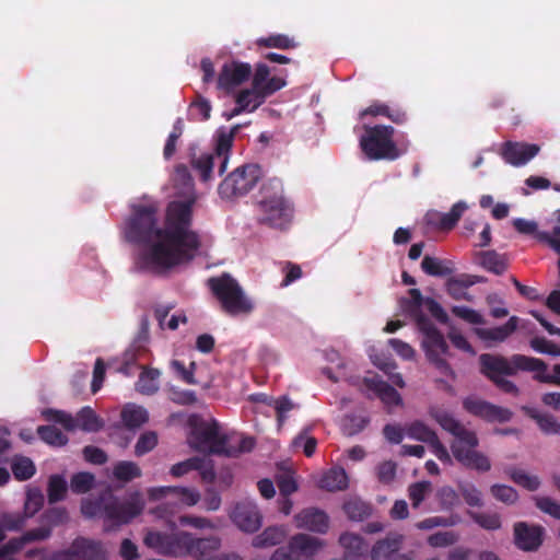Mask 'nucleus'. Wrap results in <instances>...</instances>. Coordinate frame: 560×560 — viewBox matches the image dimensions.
<instances>
[{"instance_id":"nucleus-1","label":"nucleus","mask_w":560,"mask_h":560,"mask_svg":"<svg viewBox=\"0 0 560 560\" xmlns=\"http://www.w3.org/2000/svg\"><path fill=\"white\" fill-rule=\"evenodd\" d=\"M192 208L194 198L171 201L163 228L158 226L156 207L139 205L132 208L125 234L128 242L144 246L135 260L138 271L162 276L195 258L201 242L192 230Z\"/></svg>"},{"instance_id":"nucleus-2","label":"nucleus","mask_w":560,"mask_h":560,"mask_svg":"<svg viewBox=\"0 0 560 560\" xmlns=\"http://www.w3.org/2000/svg\"><path fill=\"white\" fill-rule=\"evenodd\" d=\"M430 415L443 430L454 436L451 451L454 458L459 464L468 469L480 472H487L491 469V463L488 456L476 450L479 445V439L474 431L467 429L445 410L432 408Z\"/></svg>"},{"instance_id":"nucleus-3","label":"nucleus","mask_w":560,"mask_h":560,"mask_svg":"<svg viewBox=\"0 0 560 560\" xmlns=\"http://www.w3.org/2000/svg\"><path fill=\"white\" fill-rule=\"evenodd\" d=\"M144 509V502L140 495L120 501L112 492L106 491L97 498H85L81 502V513L86 518H102L104 530L110 532L121 525L128 524L140 515Z\"/></svg>"},{"instance_id":"nucleus-4","label":"nucleus","mask_w":560,"mask_h":560,"mask_svg":"<svg viewBox=\"0 0 560 560\" xmlns=\"http://www.w3.org/2000/svg\"><path fill=\"white\" fill-rule=\"evenodd\" d=\"M480 372L489 378L500 390L506 394L517 395L518 388L503 375L512 376L518 371L544 373L547 364L537 358L524 354H513L510 359L500 355L483 353L479 357Z\"/></svg>"},{"instance_id":"nucleus-5","label":"nucleus","mask_w":560,"mask_h":560,"mask_svg":"<svg viewBox=\"0 0 560 560\" xmlns=\"http://www.w3.org/2000/svg\"><path fill=\"white\" fill-rule=\"evenodd\" d=\"M260 195L257 222L278 231L289 230L294 220L295 208L284 196L282 182L279 178L268 179L262 184Z\"/></svg>"},{"instance_id":"nucleus-6","label":"nucleus","mask_w":560,"mask_h":560,"mask_svg":"<svg viewBox=\"0 0 560 560\" xmlns=\"http://www.w3.org/2000/svg\"><path fill=\"white\" fill-rule=\"evenodd\" d=\"M208 287L220 302L222 311L230 316L247 315L254 310L253 301L245 294L240 283L230 275L208 279Z\"/></svg>"},{"instance_id":"nucleus-7","label":"nucleus","mask_w":560,"mask_h":560,"mask_svg":"<svg viewBox=\"0 0 560 560\" xmlns=\"http://www.w3.org/2000/svg\"><path fill=\"white\" fill-rule=\"evenodd\" d=\"M395 129L392 126H365L360 139V148L370 161H394L401 155L394 141Z\"/></svg>"},{"instance_id":"nucleus-8","label":"nucleus","mask_w":560,"mask_h":560,"mask_svg":"<svg viewBox=\"0 0 560 560\" xmlns=\"http://www.w3.org/2000/svg\"><path fill=\"white\" fill-rule=\"evenodd\" d=\"M418 330L422 334V349L428 361L445 376L455 378V373L443 355L448 354V345L443 334L436 328L429 317H420L417 325Z\"/></svg>"},{"instance_id":"nucleus-9","label":"nucleus","mask_w":560,"mask_h":560,"mask_svg":"<svg viewBox=\"0 0 560 560\" xmlns=\"http://www.w3.org/2000/svg\"><path fill=\"white\" fill-rule=\"evenodd\" d=\"M191 431L188 438L189 445L199 452H209L218 455L233 456L235 452L225 447L228 439L220 433V424L215 419L210 421L189 420Z\"/></svg>"},{"instance_id":"nucleus-10","label":"nucleus","mask_w":560,"mask_h":560,"mask_svg":"<svg viewBox=\"0 0 560 560\" xmlns=\"http://www.w3.org/2000/svg\"><path fill=\"white\" fill-rule=\"evenodd\" d=\"M143 544L162 556L182 558L191 553L189 532L164 533L149 529L143 537Z\"/></svg>"},{"instance_id":"nucleus-11","label":"nucleus","mask_w":560,"mask_h":560,"mask_svg":"<svg viewBox=\"0 0 560 560\" xmlns=\"http://www.w3.org/2000/svg\"><path fill=\"white\" fill-rule=\"evenodd\" d=\"M261 177V168L257 164H245L236 167L219 185V194L224 199L247 195Z\"/></svg>"},{"instance_id":"nucleus-12","label":"nucleus","mask_w":560,"mask_h":560,"mask_svg":"<svg viewBox=\"0 0 560 560\" xmlns=\"http://www.w3.org/2000/svg\"><path fill=\"white\" fill-rule=\"evenodd\" d=\"M48 421L61 424L67 431H73L77 428L84 432H98L104 428V420L89 406L82 407L75 417L61 410L48 409L45 411Z\"/></svg>"},{"instance_id":"nucleus-13","label":"nucleus","mask_w":560,"mask_h":560,"mask_svg":"<svg viewBox=\"0 0 560 560\" xmlns=\"http://www.w3.org/2000/svg\"><path fill=\"white\" fill-rule=\"evenodd\" d=\"M56 558L65 560H107V551L98 540L78 537L68 549L58 552Z\"/></svg>"},{"instance_id":"nucleus-14","label":"nucleus","mask_w":560,"mask_h":560,"mask_svg":"<svg viewBox=\"0 0 560 560\" xmlns=\"http://www.w3.org/2000/svg\"><path fill=\"white\" fill-rule=\"evenodd\" d=\"M252 72V66L247 62L235 60L225 62L219 72L217 88L231 94L250 78Z\"/></svg>"},{"instance_id":"nucleus-15","label":"nucleus","mask_w":560,"mask_h":560,"mask_svg":"<svg viewBox=\"0 0 560 560\" xmlns=\"http://www.w3.org/2000/svg\"><path fill=\"white\" fill-rule=\"evenodd\" d=\"M464 409L472 416L479 417L488 422H509L513 412L504 407L493 405L489 401L468 397L463 401Z\"/></svg>"},{"instance_id":"nucleus-16","label":"nucleus","mask_w":560,"mask_h":560,"mask_svg":"<svg viewBox=\"0 0 560 560\" xmlns=\"http://www.w3.org/2000/svg\"><path fill=\"white\" fill-rule=\"evenodd\" d=\"M232 522L245 533H255L261 526V514L253 501H242L235 504L230 514Z\"/></svg>"},{"instance_id":"nucleus-17","label":"nucleus","mask_w":560,"mask_h":560,"mask_svg":"<svg viewBox=\"0 0 560 560\" xmlns=\"http://www.w3.org/2000/svg\"><path fill=\"white\" fill-rule=\"evenodd\" d=\"M513 530L514 544L520 550L536 551L542 545L545 528L540 525L516 522Z\"/></svg>"},{"instance_id":"nucleus-18","label":"nucleus","mask_w":560,"mask_h":560,"mask_svg":"<svg viewBox=\"0 0 560 560\" xmlns=\"http://www.w3.org/2000/svg\"><path fill=\"white\" fill-rule=\"evenodd\" d=\"M540 147L535 143L506 141L502 145L501 155L503 160L513 166H523L535 158Z\"/></svg>"},{"instance_id":"nucleus-19","label":"nucleus","mask_w":560,"mask_h":560,"mask_svg":"<svg viewBox=\"0 0 560 560\" xmlns=\"http://www.w3.org/2000/svg\"><path fill=\"white\" fill-rule=\"evenodd\" d=\"M294 523L298 528L325 534L329 527V517L320 509L305 508L294 515Z\"/></svg>"},{"instance_id":"nucleus-20","label":"nucleus","mask_w":560,"mask_h":560,"mask_svg":"<svg viewBox=\"0 0 560 560\" xmlns=\"http://www.w3.org/2000/svg\"><path fill=\"white\" fill-rule=\"evenodd\" d=\"M276 82H270L262 91L253 86L238 91L235 95V104H238L246 113H253L262 105L267 97L277 92Z\"/></svg>"},{"instance_id":"nucleus-21","label":"nucleus","mask_w":560,"mask_h":560,"mask_svg":"<svg viewBox=\"0 0 560 560\" xmlns=\"http://www.w3.org/2000/svg\"><path fill=\"white\" fill-rule=\"evenodd\" d=\"M467 208L468 207L465 201H457L446 213H441L439 211L428 212L425 215V222L428 225L434 226L438 230L450 231L455 228Z\"/></svg>"},{"instance_id":"nucleus-22","label":"nucleus","mask_w":560,"mask_h":560,"mask_svg":"<svg viewBox=\"0 0 560 560\" xmlns=\"http://www.w3.org/2000/svg\"><path fill=\"white\" fill-rule=\"evenodd\" d=\"M363 384L369 390H372L387 407L390 412L392 407H398L402 405V398L400 394L388 383L380 378L377 375L373 377H365Z\"/></svg>"},{"instance_id":"nucleus-23","label":"nucleus","mask_w":560,"mask_h":560,"mask_svg":"<svg viewBox=\"0 0 560 560\" xmlns=\"http://www.w3.org/2000/svg\"><path fill=\"white\" fill-rule=\"evenodd\" d=\"M173 495L182 504L186 506H194L200 501V492L195 488L186 487H159L149 490V498L151 500H159L167 495Z\"/></svg>"},{"instance_id":"nucleus-24","label":"nucleus","mask_w":560,"mask_h":560,"mask_svg":"<svg viewBox=\"0 0 560 560\" xmlns=\"http://www.w3.org/2000/svg\"><path fill=\"white\" fill-rule=\"evenodd\" d=\"M241 129V125L233 126L230 130L223 128L217 131L215 138V152L213 155L217 160H220L219 174L222 175L225 172L226 164L229 161V153L233 145L235 135Z\"/></svg>"},{"instance_id":"nucleus-25","label":"nucleus","mask_w":560,"mask_h":560,"mask_svg":"<svg viewBox=\"0 0 560 560\" xmlns=\"http://www.w3.org/2000/svg\"><path fill=\"white\" fill-rule=\"evenodd\" d=\"M404 535L390 532L385 538L377 540L371 549L372 560H389L404 542Z\"/></svg>"},{"instance_id":"nucleus-26","label":"nucleus","mask_w":560,"mask_h":560,"mask_svg":"<svg viewBox=\"0 0 560 560\" xmlns=\"http://www.w3.org/2000/svg\"><path fill=\"white\" fill-rule=\"evenodd\" d=\"M323 547L322 539L303 533L294 535L289 542V550L296 557L299 555L312 557Z\"/></svg>"},{"instance_id":"nucleus-27","label":"nucleus","mask_w":560,"mask_h":560,"mask_svg":"<svg viewBox=\"0 0 560 560\" xmlns=\"http://www.w3.org/2000/svg\"><path fill=\"white\" fill-rule=\"evenodd\" d=\"M518 318L516 316L510 319L502 326L494 328H476V335L483 341L502 342L517 328Z\"/></svg>"},{"instance_id":"nucleus-28","label":"nucleus","mask_w":560,"mask_h":560,"mask_svg":"<svg viewBox=\"0 0 560 560\" xmlns=\"http://www.w3.org/2000/svg\"><path fill=\"white\" fill-rule=\"evenodd\" d=\"M522 410L526 416L536 421L542 433L547 435H560V423L553 416L540 413L537 409L528 406H523Z\"/></svg>"},{"instance_id":"nucleus-29","label":"nucleus","mask_w":560,"mask_h":560,"mask_svg":"<svg viewBox=\"0 0 560 560\" xmlns=\"http://www.w3.org/2000/svg\"><path fill=\"white\" fill-rule=\"evenodd\" d=\"M322 489L327 491H341L348 487V476L343 468L332 467L327 470L319 480Z\"/></svg>"},{"instance_id":"nucleus-30","label":"nucleus","mask_w":560,"mask_h":560,"mask_svg":"<svg viewBox=\"0 0 560 560\" xmlns=\"http://www.w3.org/2000/svg\"><path fill=\"white\" fill-rule=\"evenodd\" d=\"M287 532L282 526H269L253 538L255 548H268L280 545L285 539Z\"/></svg>"},{"instance_id":"nucleus-31","label":"nucleus","mask_w":560,"mask_h":560,"mask_svg":"<svg viewBox=\"0 0 560 560\" xmlns=\"http://www.w3.org/2000/svg\"><path fill=\"white\" fill-rule=\"evenodd\" d=\"M421 269L428 276L446 277L452 275L455 268L451 260L425 255L421 261Z\"/></svg>"},{"instance_id":"nucleus-32","label":"nucleus","mask_w":560,"mask_h":560,"mask_svg":"<svg viewBox=\"0 0 560 560\" xmlns=\"http://www.w3.org/2000/svg\"><path fill=\"white\" fill-rule=\"evenodd\" d=\"M191 557L208 558L207 556L221 547V539L218 536L198 538L190 533Z\"/></svg>"},{"instance_id":"nucleus-33","label":"nucleus","mask_w":560,"mask_h":560,"mask_svg":"<svg viewBox=\"0 0 560 560\" xmlns=\"http://www.w3.org/2000/svg\"><path fill=\"white\" fill-rule=\"evenodd\" d=\"M173 182L176 188L182 189V192L186 195L183 201L194 198V205L196 203V194L194 190V179L188 167L184 164H179L175 167Z\"/></svg>"},{"instance_id":"nucleus-34","label":"nucleus","mask_w":560,"mask_h":560,"mask_svg":"<svg viewBox=\"0 0 560 560\" xmlns=\"http://www.w3.org/2000/svg\"><path fill=\"white\" fill-rule=\"evenodd\" d=\"M480 265L483 269L494 275H502L508 269V260L504 255L495 250H486L480 253Z\"/></svg>"},{"instance_id":"nucleus-35","label":"nucleus","mask_w":560,"mask_h":560,"mask_svg":"<svg viewBox=\"0 0 560 560\" xmlns=\"http://www.w3.org/2000/svg\"><path fill=\"white\" fill-rule=\"evenodd\" d=\"M270 69L266 63H257L250 86L262 91L270 82H276L277 92L285 85V81L279 77H269Z\"/></svg>"},{"instance_id":"nucleus-36","label":"nucleus","mask_w":560,"mask_h":560,"mask_svg":"<svg viewBox=\"0 0 560 560\" xmlns=\"http://www.w3.org/2000/svg\"><path fill=\"white\" fill-rule=\"evenodd\" d=\"M149 419L148 411L136 405H127L121 410V421L130 430L144 424Z\"/></svg>"},{"instance_id":"nucleus-37","label":"nucleus","mask_w":560,"mask_h":560,"mask_svg":"<svg viewBox=\"0 0 560 560\" xmlns=\"http://www.w3.org/2000/svg\"><path fill=\"white\" fill-rule=\"evenodd\" d=\"M505 474L513 482L528 491H536L541 483L537 476L529 475L525 470L515 467L506 468Z\"/></svg>"},{"instance_id":"nucleus-38","label":"nucleus","mask_w":560,"mask_h":560,"mask_svg":"<svg viewBox=\"0 0 560 560\" xmlns=\"http://www.w3.org/2000/svg\"><path fill=\"white\" fill-rule=\"evenodd\" d=\"M346 515L351 521H363L372 514L371 504L362 501L361 499H349L342 506Z\"/></svg>"},{"instance_id":"nucleus-39","label":"nucleus","mask_w":560,"mask_h":560,"mask_svg":"<svg viewBox=\"0 0 560 560\" xmlns=\"http://www.w3.org/2000/svg\"><path fill=\"white\" fill-rule=\"evenodd\" d=\"M160 372L155 369H148L140 373L136 383V389L143 395H153L159 389L158 378Z\"/></svg>"},{"instance_id":"nucleus-40","label":"nucleus","mask_w":560,"mask_h":560,"mask_svg":"<svg viewBox=\"0 0 560 560\" xmlns=\"http://www.w3.org/2000/svg\"><path fill=\"white\" fill-rule=\"evenodd\" d=\"M339 544L346 550L347 556H361L366 550V544L364 539L353 533H343L339 537Z\"/></svg>"},{"instance_id":"nucleus-41","label":"nucleus","mask_w":560,"mask_h":560,"mask_svg":"<svg viewBox=\"0 0 560 560\" xmlns=\"http://www.w3.org/2000/svg\"><path fill=\"white\" fill-rule=\"evenodd\" d=\"M410 300H405L402 305L406 312L415 320L416 325L419 324V318L428 317L421 310L422 305H425V298L422 296L419 289L409 290Z\"/></svg>"},{"instance_id":"nucleus-42","label":"nucleus","mask_w":560,"mask_h":560,"mask_svg":"<svg viewBox=\"0 0 560 560\" xmlns=\"http://www.w3.org/2000/svg\"><path fill=\"white\" fill-rule=\"evenodd\" d=\"M11 469L14 478L20 481L31 479L36 472L34 463L25 456H15L11 464Z\"/></svg>"},{"instance_id":"nucleus-43","label":"nucleus","mask_w":560,"mask_h":560,"mask_svg":"<svg viewBox=\"0 0 560 560\" xmlns=\"http://www.w3.org/2000/svg\"><path fill=\"white\" fill-rule=\"evenodd\" d=\"M141 475L140 467L130 460L118 462L113 468L114 478L122 482H129L141 477Z\"/></svg>"},{"instance_id":"nucleus-44","label":"nucleus","mask_w":560,"mask_h":560,"mask_svg":"<svg viewBox=\"0 0 560 560\" xmlns=\"http://www.w3.org/2000/svg\"><path fill=\"white\" fill-rule=\"evenodd\" d=\"M469 517L486 530H498L502 526L501 516L495 512H468Z\"/></svg>"},{"instance_id":"nucleus-45","label":"nucleus","mask_w":560,"mask_h":560,"mask_svg":"<svg viewBox=\"0 0 560 560\" xmlns=\"http://www.w3.org/2000/svg\"><path fill=\"white\" fill-rule=\"evenodd\" d=\"M457 488L459 495L467 505L471 508H481L483 505L482 493L472 482L460 481Z\"/></svg>"},{"instance_id":"nucleus-46","label":"nucleus","mask_w":560,"mask_h":560,"mask_svg":"<svg viewBox=\"0 0 560 560\" xmlns=\"http://www.w3.org/2000/svg\"><path fill=\"white\" fill-rule=\"evenodd\" d=\"M68 490L66 479L60 475H52L48 481L47 497L49 503H56L65 499Z\"/></svg>"},{"instance_id":"nucleus-47","label":"nucleus","mask_w":560,"mask_h":560,"mask_svg":"<svg viewBox=\"0 0 560 560\" xmlns=\"http://www.w3.org/2000/svg\"><path fill=\"white\" fill-rule=\"evenodd\" d=\"M69 521L68 512L65 508L55 506L47 509L40 515V523L49 527L52 532V528L59 525H63Z\"/></svg>"},{"instance_id":"nucleus-48","label":"nucleus","mask_w":560,"mask_h":560,"mask_svg":"<svg viewBox=\"0 0 560 560\" xmlns=\"http://www.w3.org/2000/svg\"><path fill=\"white\" fill-rule=\"evenodd\" d=\"M256 44L259 47L278 49H292L296 47L294 39L284 34H273L267 37H260L256 40Z\"/></svg>"},{"instance_id":"nucleus-49","label":"nucleus","mask_w":560,"mask_h":560,"mask_svg":"<svg viewBox=\"0 0 560 560\" xmlns=\"http://www.w3.org/2000/svg\"><path fill=\"white\" fill-rule=\"evenodd\" d=\"M37 434L44 442L54 446H63L68 443V438L54 425H39Z\"/></svg>"},{"instance_id":"nucleus-50","label":"nucleus","mask_w":560,"mask_h":560,"mask_svg":"<svg viewBox=\"0 0 560 560\" xmlns=\"http://www.w3.org/2000/svg\"><path fill=\"white\" fill-rule=\"evenodd\" d=\"M407 435L410 439L430 444L438 434L421 421H415L407 427Z\"/></svg>"},{"instance_id":"nucleus-51","label":"nucleus","mask_w":560,"mask_h":560,"mask_svg":"<svg viewBox=\"0 0 560 560\" xmlns=\"http://www.w3.org/2000/svg\"><path fill=\"white\" fill-rule=\"evenodd\" d=\"M211 108L210 102L198 94L196 100L190 104L189 119L199 121L208 120L210 118Z\"/></svg>"},{"instance_id":"nucleus-52","label":"nucleus","mask_w":560,"mask_h":560,"mask_svg":"<svg viewBox=\"0 0 560 560\" xmlns=\"http://www.w3.org/2000/svg\"><path fill=\"white\" fill-rule=\"evenodd\" d=\"M205 465V459L198 456L190 457L186 460L177 463L171 467V475L173 477H183L190 471L201 470Z\"/></svg>"},{"instance_id":"nucleus-53","label":"nucleus","mask_w":560,"mask_h":560,"mask_svg":"<svg viewBox=\"0 0 560 560\" xmlns=\"http://www.w3.org/2000/svg\"><path fill=\"white\" fill-rule=\"evenodd\" d=\"M214 160L217 158L213 154H201L199 158L192 159L191 165L199 173L203 182L211 178Z\"/></svg>"},{"instance_id":"nucleus-54","label":"nucleus","mask_w":560,"mask_h":560,"mask_svg":"<svg viewBox=\"0 0 560 560\" xmlns=\"http://www.w3.org/2000/svg\"><path fill=\"white\" fill-rule=\"evenodd\" d=\"M95 477L91 472L74 474L70 481V488L74 493H86L94 485Z\"/></svg>"},{"instance_id":"nucleus-55","label":"nucleus","mask_w":560,"mask_h":560,"mask_svg":"<svg viewBox=\"0 0 560 560\" xmlns=\"http://www.w3.org/2000/svg\"><path fill=\"white\" fill-rule=\"evenodd\" d=\"M490 492L494 499L509 505L514 504L518 499L517 491L513 487L506 485H492Z\"/></svg>"},{"instance_id":"nucleus-56","label":"nucleus","mask_w":560,"mask_h":560,"mask_svg":"<svg viewBox=\"0 0 560 560\" xmlns=\"http://www.w3.org/2000/svg\"><path fill=\"white\" fill-rule=\"evenodd\" d=\"M26 518L27 515L22 513H3L0 516V525L4 532H18L25 526Z\"/></svg>"},{"instance_id":"nucleus-57","label":"nucleus","mask_w":560,"mask_h":560,"mask_svg":"<svg viewBox=\"0 0 560 560\" xmlns=\"http://www.w3.org/2000/svg\"><path fill=\"white\" fill-rule=\"evenodd\" d=\"M468 285L463 278H450L446 282L447 293L456 301H471L470 295L466 291Z\"/></svg>"},{"instance_id":"nucleus-58","label":"nucleus","mask_w":560,"mask_h":560,"mask_svg":"<svg viewBox=\"0 0 560 560\" xmlns=\"http://www.w3.org/2000/svg\"><path fill=\"white\" fill-rule=\"evenodd\" d=\"M369 422L370 419L365 416L350 415L345 418L342 429L347 435H355L363 431Z\"/></svg>"},{"instance_id":"nucleus-59","label":"nucleus","mask_w":560,"mask_h":560,"mask_svg":"<svg viewBox=\"0 0 560 560\" xmlns=\"http://www.w3.org/2000/svg\"><path fill=\"white\" fill-rule=\"evenodd\" d=\"M158 445V435L154 431H148L142 433L136 445H135V454L137 456H143L147 453L151 452Z\"/></svg>"},{"instance_id":"nucleus-60","label":"nucleus","mask_w":560,"mask_h":560,"mask_svg":"<svg viewBox=\"0 0 560 560\" xmlns=\"http://www.w3.org/2000/svg\"><path fill=\"white\" fill-rule=\"evenodd\" d=\"M431 491L430 481H419L411 483L408 488V494L413 508H418Z\"/></svg>"},{"instance_id":"nucleus-61","label":"nucleus","mask_w":560,"mask_h":560,"mask_svg":"<svg viewBox=\"0 0 560 560\" xmlns=\"http://www.w3.org/2000/svg\"><path fill=\"white\" fill-rule=\"evenodd\" d=\"M529 345L535 351L539 353L560 357V348L544 337H535L530 339Z\"/></svg>"},{"instance_id":"nucleus-62","label":"nucleus","mask_w":560,"mask_h":560,"mask_svg":"<svg viewBox=\"0 0 560 560\" xmlns=\"http://www.w3.org/2000/svg\"><path fill=\"white\" fill-rule=\"evenodd\" d=\"M536 506L544 513L560 520V503L549 497L535 498Z\"/></svg>"},{"instance_id":"nucleus-63","label":"nucleus","mask_w":560,"mask_h":560,"mask_svg":"<svg viewBox=\"0 0 560 560\" xmlns=\"http://www.w3.org/2000/svg\"><path fill=\"white\" fill-rule=\"evenodd\" d=\"M451 311L456 317L464 319L465 322H467L469 324H474V325L483 324V317L472 308H469L467 306L456 305V306H453Z\"/></svg>"},{"instance_id":"nucleus-64","label":"nucleus","mask_w":560,"mask_h":560,"mask_svg":"<svg viewBox=\"0 0 560 560\" xmlns=\"http://www.w3.org/2000/svg\"><path fill=\"white\" fill-rule=\"evenodd\" d=\"M396 464L392 460L381 463L376 468V475L380 482L390 483L396 476Z\"/></svg>"}]
</instances>
